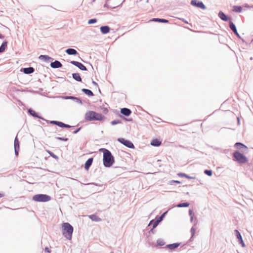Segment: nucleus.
I'll use <instances>...</instances> for the list:
<instances>
[{
  "label": "nucleus",
  "instance_id": "f257e3e1",
  "mask_svg": "<svg viewBox=\"0 0 253 253\" xmlns=\"http://www.w3.org/2000/svg\"><path fill=\"white\" fill-rule=\"evenodd\" d=\"M99 151L103 153V163L104 167H111L115 163V159L111 152L106 148H101Z\"/></svg>",
  "mask_w": 253,
  "mask_h": 253
},
{
  "label": "nucleus",
  "instance_id": "f03ea898",
  "mask_svg": "<svg viewBox=\"0 0 253 253\" xmlns=\"http://www.w3.org/2000/svg\"><path fill=\"white\" fill-rule=\"evenodd\" d=\"M105 118V116L102 114L93 111H89L84 115L85 120L89 121H102Z\"/></svg>",
  "mask_w": 253,
  "mask_h": 253
},
{
  "label": "nucleus",
  "instance_id": "7ed1b4c3",
  "mask_svg": "<svg viewBox=\"0 0 253 253\" xmlns=\"http://www.w3.org/2000/svg\"><path fill=\"white\" fill-rule=\"evenodd\" d=\"M62 234L65 238L71 240L72 238V234L74 230L73 227L68 222L62 223Z\"/></svg>",
  "mask_w": 253,
  "mask_h": 253
},
{
  "label": "nucleus",
  "instance_id": "20e7f679",
  "mask_svg": "<svg viewBox=\"0 0 253 253\" xmlns=\"http://www.w3.org/2000/svg\"><path fill=\"white\" fill-rule=\"evenodd\" d=\"M233 157L234 160L240 164H245L248 161L247 157L238 150L233 152Z\"/></svg>",
  "mask_w": 253,
  "mask_h": 253
},
{
  "label": "nucleus",
  "instance_id": "39448f33",
  "mask_svg": "<svg viewBox=\"0 0 253 253\" xmlns=\"http://www.w3.org/2000/svg\"><path fill=\"white\" fill-rule=\"evenodd\" d=\"M50 196L46 194H39L33 197V200L38 202H46L51 200Z\"/></svg>",
  "mask_w": 253,
  "mask_h": 253
},
{
  "label": "nucleus",
  "instance_id": "423d86ee",
  "mask_svg": "<svg viewBox=\"0 0 253 253\" xmlns=\"http://www.w3.org/2000/svg\"><path fill=\"white\" fill-rule=\"evenodd\" d=\"M118 141L127 148L134 149L135 148L133 143L129 140L126 139L124 138H119Z\"/></svg>",
  "mask_w": 253,
  "mask_h": 253
},
{
  "label": "nucleus",
  "instance_id": "0eeeda50",
  "mask_svg": "<svg viewBox=\"0 0 253 253\" xmlns=\"http://www.w3.org/2000/svg\"><path fill=\"white\" fill-rule=\"evenodd\" d=\"M192 6L200 8L202 9H206V6L202 1L198 0H192L190 2Z\"/></svg>",
  "mask_w": 253,
  "mask_h": 253
},
{
  "label": "nucleus",
  "instance_id": "6e6552de",
  "mask_svg": "<svg viewBox=\"0 0 253 253\" xmlns=\"http://www.w3.org/2000/svg\"><path fill=\"white\" fill-rule=\"evenodd\" d=\"M70 63L78 67L81 70L86 71L87 70L86 67L82 63L76 61H71Z\"/></svg>",
  "mask_w": 253,
  "mask_h": 253
},
{
  "label": "nucleus",
  "instance_id": "1a4fd4ad",
  "mask_svg": "<svg viewBox=\"0 0 253 253\" xmlns=\"http://www.w3.org/2000/svg\"><path fill=\"white\" fill-rule=\"evenodd\" d=\"M28 113L30 116H32V117L38 118L41 120H42L43 121H45V119H44L43 117H42L41 116H40L38 113L36 112L32 108H30L28 110Z\"/></svg>",
  "mask_w": 253,
  "mask_h": 253
},
{
  "label": "nucleus",
  "instance_id": "9d476101",
  "mask_svg": "<svg viewBox=\"0 0 253 253\" xmlns=\"http://www.w3.org/2000/svg\"><path fill=\"white\" fill-rule=\"evenodd\" d=\"M14 152L16 156H17L19 154V147H20V143L17 138V136H16L14 139Z\"/></svg>",
  "mask_w": 253,
  "mask_h": 253
},
{
  "label": "nucleus",
  "instance_id": "9b49d317",
  "mask_svg": "<svg viewBox=\"0 0 253 253\" xmlns=\"http://www.w3.org/2000/svg\"><path fill=\"white\" fill-rule=\"evenodd\" d=\"M234 232L237 237V239L238 240L239 243L241 245L242 247H245V244L244 242L241 234H240L239 231L238 230H235Z\"/></svg>",
  "mask_w": 253,
  "mask_h": 253
},
{
  "label": "nucleus",
  "instance_id": "f8f14e48",
  "mask_svg": "<svg viewBox=\"0 0 253 253\" xmlns=\"http://www.w3.org/2000/svg\"><path fill=\"white\" fill-rule=\"evenodd\" d=\"M21 71L25 74H31L35 72V69L32 67L21 68Z\"/></svg>",
  "mask_w": 253,
  "mask_h": 253
},
{
  "label": "nucleus",
  "instance_id": "ddd939ff",
  "mask_svg": "<svg viewBox=\"0 0 253 253\" xmlns=\"http://www.w3.org/2000/svg\"><path fill=\"white\" fill-rule=\"evenodd\" d=\"M50 67L53 69H57L61 68L62 64L58 60H55L54 62H51L50 63Z\"/></svg>",
  "mask_w": 253,
  "mask_h": 253
},
{
  "label": "nucleus",
  "instance_id": "4468645a",
  "mask_svg": "<svg viewBox=\"0 0 253 253\" xmlns=\"http://www.w3.org/2000/svg\"><path fill=\"white\" fill-rule=\"evenodd\" d=\"M93 161V158L91 157L89 158L87 160V161L85 162L84 166V168L85 170H88L90 167V166L92 165V163Z\"/></svg>",
  "mask_w": 253,
  "mask_h": 253
},
{
  "label": "nucleus",
  "instance_id": "2eb2a0df",
  "mask_svg": "<svg viewBox=\"0 0 253 253\" xmlns=\"http://www.w3.org/2000/svg\"><path fill=\"white\" fill-rule=\"evenodd\" d=\"M130 109L127 108H123L121 109V113L124 116L128 117L131 114Z\"/></svg>",
  "mask_w": 253,
  "mask_h": 253
},
{
  "label": "nucleus",
  "instance_id": "dca6fc26",
  "mask_svg": "<svg viewBox=\"0 0 253 253\" xmlns=\"http://www.w3.org/2000/svg\"><path fill=\"white\" fill-rule=\"evenodd\" d=\"M110 0H106L105 3L104 4V7H106V8H107L108 9H114V8L117 7L118 6H120V5H121L122 4V3L125 1V0H123V1L121 3H120L119 4L116 5H110L108 4L109 1Z\"/></svg>",
  "mask_w": 253,
  "mask_h": 253
},
{
  "label": "nucleus",
  "instance_id": "f3484780",
  "mask_svg": "<svg viewBox=\"0 0 253 253\" xmlns=\"http://www.w3.org/2000/svg\"><path fill=\"white\" fill-rule=\"evenodd\" d=\"M181 245V243H175L166 245V248L170 250H173L178 248Z\"/></svg>",
  "mask_w": 253,
  "mask_h": 253
},
{
  "label": "nucleus",
  "instance_id": "a211bd4d",
  "mask_svg": "<svg viewBox=\"0 0 253 253\" xmlns=\"http://www.w3.org/2000/svg\"><path fill=\"white\" fill-rule=\"evenodd\" d=\"M39 59L40 60H42L46 62H49L50 61L53 60V59L52 57H51L47 55H41L39 57Z\"/></svg>",
  "mask_w": 253,
  "mask_h": 253
},
{
  "label": "nucleus",
  "instance_id": "6ab92c4d",
  "mask_svg": "<svg viewBox=\"0 0 253 253\" xmlns=\"http://www.w3.org/2000/svg\"><path fill=\"white\" fill-rule=\"evenodd\" d=\"M65 52L69 55H76L79 54L78 51L76 49L72 48H67L65 50Z\"/></svg>",
  "mask_w": 253,
  "mask_h": 253
},
{
  "label": "nucleus",
  "instance_id": "aec40b11",
  "mask_svg": "<svg viewBox=\"0 0 253 253\" xmlns=\"http://www.w3.org/2000/svg\"><path fill=\"white\" fill-rule=\"evenodd\" d=\"M160 223V221L156 218L154 219H152L149 222L147 227H149L151 225H152V227H153V228H155Z\"/></svg>",
  "mask_w": 253,
  "mask_h": 253
},
{
  "label": "nucleus",
  "instance_id": "412c9836",
  "mask_svg": "<svg viewBox=\"0 0 253 253\" xmlns=\"http://www.w3.org/2000/svg\"><path fill=\"white\" fill-rule=\"evenodd\" d=\"M100 31L103 34H107L110 32V28L108 26H102L100 28Z\"/></svg>",
  "mask_w": 253,
  "mask_h": 253
},
{
  "label": "nucleus",
  "instance_id": "4be33fe9",
  "mask_svg": "<svg viewBox=\"0 0 253 253\" xmlns=\"http://www.w3.org/2000/svg\"><path fill=\"white\" fill-rule=\"evenodd\" d=\"M88 217L91 220L93 221L99 222L101 221V219L95 214L89 215Z\"/></svg>",
  "mask_w": 253,
  "mask_h": 253
},
{
  "label": "nucleus",
  "instance_id": "5701e85b",
  "mask_svg": "<svg viewBox=\"0 0 253 253\" xmlns=\"http://www.w3.org/2000/svg\"><path fill=\"white\" fill-rule=\"evenodd\" d=\"M73 78L76 81L81 82L82 81L80 75L78 73H74L72 74Z\"/></svg>",
  "mask_w": 253,
  "mask_h": 253
},
{
  "label": "nucleus",
  "instance_id": "b1692460",
  "mask_svg": "<svg viewBox=\"0 0 253 253\" xmlns=\"http://www.w3.org/2000/svg\"><path fill=\"white\" fill-rule=\"evenodd\" d=\"M161 141L158 139H154L151 142V145L155 147H159L161 145Z\"/></svg>",
  "mask_w": 253,
  "mask_h": 253
},
{
  "label": "nucleus",
  "instance_id": "393cba45",
  "mask_svg": "<svg viewBox=\"0 0 253 253\" xmlns=\"http://www.w3.org/2000/svg\"><path fill=\"white\" fill-rule=\"evenodd\" d=\"M235 147L238 149H245L247 150L248 149V147L243 143L241 142H236L235 144Z\"/></svg>",
  "mask_w": 253,
  "mask_h": 253
},
{
  "label": "nucleus",
  "instance_id": "a878e982",
  "mask_svg": "<svg viewBox=\"0 0 253 253\" xmlns=\"http://www.w3.org/2000/svg\"><path fill=\"white\" fill-rule=\"evenodd\" d=\"M7 43L8 42L6 41L3 42L0 46V53L3 52L5 50L7 46Z\"/></svg>",
  "mask_w": 253,
  "mask_h": 253
},
{
  "label": "nucleus",
  "instance_id": "bb28decb",
  "mask_svg": "<svg viewBox=\"0 0 253 253\" xmlns=\"http://www.w3.org/2000/svg\"><path fill=\"white\" fill-rule=\"evenodd\" d=\"M82 91L88 96H94V94H93V92L89 89L83 88V89H82Z\"/></svg>",
  "mask_w": 253,
  "mask_h": 253
},
{
  "label": "nucleus",
  "instance_id": "cd10ccee",
  "mask_svg": "<svg viewBox=\"0 0 253 253\" xmlns=\"http://www.w3.org/2000/svg\"><path fill=\"white\" fill-rule=\"evenodd\" d=\"M152 21L154 22H159L161 23H168L169 22V21L166 19L163 18H154L151 20Z\"/></svg>",
  "mask_w": 253,
  "mask_h": 253
},
{
  "label": "nucleus",
  "instance_id": "c85d7f7f",
  "mask_svg": "<svg viewBox=\"0 0 253 253\" xmlns=\"http://www.w3.org/2000/svg\"><path fill=\"white\" fill-rule=\"evenodd\" d=\"M177 175L179 176L184 177H185V178H186L187 179H193L195 178V177L189 176V175H188L185 173H182V172H179L177 174Z\"/></svg>",
  "mask_w": 253,
  "mask_h": 253
},
{
  "label": "nucleus",
  "instance_id": "c756f323",
  "mask_svg": "<svg viewBox=\"0 0 253 253\" xmlns=\"http://www.w3.org/2000/svg\"><path fill=\"white\" fill-rule=\"evenodd\" d=\"M71 99L74 100L75 102L78 104H79L80 105H82L83 104L82 100L79 97L72 96Z\"/></svg>",
  "mask_w": 253,
  "mask_h": 253
},
{
  "label": "nucleus",
  "instance_id": "7c9ffc66",
  "mask_svg": "<svg viewBox=\"0 0 253 253\" xmlns=\"http://www.w3.org/2000/svg\"><path fill=\"white\" fill-rule=\"evenodd\" d=\"M243 10V8L240 5H235L233 6V11L236 12H241Z\"/></svg>",
  "mask_w": 253,
  "mask_h": 253
},
{
  "label": "nucleus",
  "instance_id": "2f4dec72",
  "mask_svg": "<svg viewBox=\"0 0 253 253\" xmlns=\"http://www.w3.org/2000/svg\"><path fill=\"white\" fill-rule=\"evenodd\" d=\"M229 26L231 29V30L233 32H234L235 31H236L237 30V28H236V25H235V24L231 21H229Z\"/></svg>",
  "mask_w": 253,
  "mask_h": 253
},
{
  "label": "nucleus",
  "instance_id": "473e14b6",
  "mask_svg": "<svg viewBox=\"0 0 253 253\" xmlns=\"http://www.w3.org/2000/svg\"><path fill=\"white\" fill-rule=\"evenodd\" d=\"M190 204L188 202L181 203L176 205L178 208H186L189 206Z\"/></svg>",
  "mask_w": 253,
  "mask_h": 253
},
{
  "label": "nucleus",
  "instance_id": "72a5a7b5",
  "mask_svg": "<svg viewBox=\"0 0 253 253\" xmlns=\"http://www.w3.org/2000/svg\"><path fill=\"white\" fill-rule=\"evenodd\" d=\"M168 212V211L164 212L160 216H159L158 217H157L156 219H158L160 221V222H161L163 220L164 218L165 217Z\"/></svg>",
  "mask_w": 253,
  "mask_h": 253
},
{
  "label": "nucleus",
  "instance_id": "f704fd0d",
  "mask_svg": "<svg viewBox=\"0 0 253 253\" xmlns=\"http://www.w3.org/2000/svg\"><path fill=\"white\" fill-rule=\"evenodd\" d=\"M165 244V242L162 239H159L157 241V246H162Z\"/></svg>",
  "mask_w": 253,
  "mask_h": 253
},
{
  "label": "nucleus",
  "instance_id": "c9c22d12",
  "mask_svg": "<svg viewBox=\"0 0 253 253\" xmlns=\"http://www.w3.org/2000/svg\"><path fill=\"white\" fill-rule=\"evenodd\" d=\"M231 19V18L230 17H228L223 12H222V21H228L229 20H230Z\"/></svg>",
  "mask_w": 253,
  "mask_h": 253
},
{
  "label": "nucleus",
  "instance_id": "e433bc0d",
  "mask_svg": "<svg viewBox=\"0 0 253 253\" xmlns=\"http://www.w3.org/2000/svg\"><path fill=\"white\" fill-rule=\"evenodd\" d=\"M47 152L49 154V155L50 156H51L52 158H53L54 159H55L57 160H58L59 159V157L57 155L54 154L52 152H51L49 150H48Z\"/></svg>",
  "mask_w": 253,
  "mask_h": 253
},
{
  "label": "nucleus",
  "instance_id": "4c0bfd02",
  "mask_svg": "<svg viewBox=\"0 0 253 253\" xmlns=\"http://www.w3.org/2000/svg\"><path fill=\"white\" fill-rule=\"evenodd\" d=\"M204 173L209 176H211L212 174V171L211 169H205Z\"/></svg>",
  "mask_w": 253,
  "mask_h": 253
},
{
  "label": "nucleus",
  "instance_id": "58836bf2",
  "mask_svg": "<svg viewBox=\"0 0 253 253\" xmlns=\"http://www.w3.org/2000/svg\"><path fill=\"white\" fill-rule=\"evenodd\" d=\"M121 123L122 122L120 120H115L111 122V124L113 126H114L117 124H121Z\"/></svg>",
  "mask_w": 253,
  "mask_h": 253
},
{
  "label": "nucleus",
  "instance_id": "ea45409f",
  "mask_svg": "<svg viewBox=\"0 0 253 253\" xmlns=\"http://www.w3.org/2000/svg\"><path fill=\"white\" fill-rule=\"evenodd\" d=\"M97 21V19L92 18V19H89L87 23L88 24H94V23H96Z\"/></svg>",
  "mask_w": 253,
  "mask_h": 253
},
{
  "label": "nucleus",
  "instance_id": "a19ab883",
  "mask_svg": "<svg viewBox=\"0 0 253 253\" xmlns=\"http://www.w3.org/2000/svg\"><path fill=\"white\" fill-rule=\"evenodd\" d=\"M180 183L181 182L178 180H172L169 181V184L171 185H174L175 183L180 184Z\"/></svg>",
  "mask_w": 253,
  "mask_h": 253
},
{
  "label": "nucleus",
  "instance_id": "79ce46f5",
  "mask_svg": "<svg viewBox=\"0 0 253 253\" xmlns=\"http://www.w3.org/2000/svg\"><path fill=\"white\" fill-rule=\"evenodd\" d=\"M55 138L57 140L63 141H67L68 140V138L61 137H56Z\"/></svg>",
  "mask_w": 253,
  "mask_h": 253
},
{
  "label": "nucleus",
  "instance_id": "37998d69",
  "mask_svg": "<svg viewBox=\"0 0 253 253\" xmlns=\"http://www.w3.org/2000/svg\"><path fill=\"white\" fill-rule=\"evenodd\" d=\"M45 121H46L47 123H50V124L55 125L57 126L58 122L57 121H46L45 120Z\"/></svg>",
  "mask_w": 253,
  "mask_h": 253
},
{
  "label": "nucleus",
  "instance_id": "c03bdc74",
  "mask_svg": "<svg viewBox=\"0 0 253 253\" xmlns=\"http://www.w3.org/2000/svg\"><path fill=\"white\" fill-rule=\"evenodd\" d=\"M65 124V123H64L62 122L58 121V124H57V126H58L60 127H62V128H64Z\"/></svg>",
  "mask_w": 253,
  "mask_h": 253
},
{
  "label": "nucleus",
  "instance_id": "a18cd8bd",
  "mask_svg": "<svg viewBox=\"0 0 253 253\" xmlns=\"http://www.w3.org/2000/svg\"><path fill=\"white\" fill-rule=\"evenodd\" d=\"M195 231H196V230L194 227H192L191 228L190 232L191 233L192 236L191 237L190 240L193 238V236L194 235Z\"/></svg>",
  "mask_w": 253,
  "mask_h": 253
},
{
  "label": "nucleus",
  "instance_id": "49530a36",
  "mask_svg": "<svg viewBox=\"0 0 253 253\" xmlns=\"http://www.w3.org/2000/svg\"><path fill=\"white\" fill-rule=\"evenodd\" d=\"M72 96H59V98H61L63 99H71V97Z\"/></svg>",
  "mask_w": 253,
  "mask_h": 253
},
{
  "label": "nucleus",
  "instance_id": "de8ad7c7",
  "mask_svg": "<svg viewBox=\"0 0 253 253\" xmlns=\"http://www.w3.org/2000/svg\"><path fill=\"white\" fill-rule=\"evenodd\" d=\"M120 117H121L122 118H123L124 120H125L126 121L131 122L132 121V119H131V118L127 119V118H126L124 116H123L122 115H120Z\"/></svg>",
  "mask_w": 253,
  "mask_h": 253
},
{
  "label": "nucleus",
  "instance_id": "09e8293b",
  "mask_svg": "<svg viewBox=\"0 0 253 253\" xmlns=\"http://www.w3.org/2000/svg\"><path fill=\"white\" fill-rule=\"evenodd\" d=\"M149 232V233H152V234H154L156 233V230H155V228H153V227H152L151 229H150Z\"/></svg>",
  "mask_w": 253,
  "mask_h": 253
},
{
  "label": "nucleus",
  "instance_id": "8fccbe9b",
  "mask_svg": "<svg viewBox=\"0 0 253 253\" xmlns=\"http://www.w3.org/2000/svg\"><path fill=\"white\" fill-rule=\"evenodd\" d=\"M82 128V127H80L79 128H78L77 129H76V130H75L73 132V134H76L78 132H79L80 130Z\"/></svg>",
  "mask_w": 253,
  "mask_h": 253
},
{
  "label": "nucleus",
  "instance_id": "3c124183",
  "mask_svg": "<svg viewBox=\"0 0 253 253\" xmlns=\"http://www.w3.org/2000/svg\"><path fill=\"white\" fill-rule=\"evenodd\" d=\"M233 33L239 39H241L240 35L239 34V33H238V31H237V30H236V31H235L234 32H233Z\"/></svg>",
  "mask_w": 253,
  "mask_h": 253
},
{
  "label": "nucleus",
  "instance_id": "603ef678",
  "mask_svg": "<svg viewBox=\"0 0 253 253\" xmlns=\"http://www.w3.org/2000/svg\"><path fill=\"white\" fill-rule=\"evenodd\" d=\"M74 127V126H70L69 125L65 124L64 128H71V127Z\"/></svg>",
  "mask_w": 253,
  "mask_h": 253
},
{
  "label": "nucleus",
  "instance_id": "864d4df0",
  "mask_svg": "<svg viewBox=\"0 0 253 253\" xmlns=\"http://www.w3.org/2000/svg\"><path fill=\"white\" fill-rule=\"evenodd\" d=\"M44 251H45V252L47 253H50V252H51V251L49 249V248L48 247L45 248Z\"/></svg>",
  "mask_w": 253,
  "mask_h": 253
},
{
  "label": "nucleus",
  "instance_id": "5fc2aeb1",
  "mask_svg": "<svg viewBox=\"0 0 253 253\" xmlns=\"http://www.w3.org/2000/svg\"><path fill=\"white\" fill-rule=\"evenodd\" d=\"M87 185H89V184H93V185H95L96 186H101V185H100L99 184H97V183H94V182H92V183H88L87 184Z\"/></svg>",
  "mask_w": 253,
  "mask_h": 253
},
{
  "label": "nucleus",
  "instance_id": "6e6d98bb",
  "mask_svg": "<svg viewBox=\"0 0 253 253\" xmlns=\"http://www.w3.org/2000/svg\"><path fill=\"white\" fill-rule=\"evenodd\" d=\"M189 214L190 216H193V211L191 209L189 210Z\"/></svg>",
  "mask_w": 253,
  "mask_h": 253
},
{
  "label": "nucleus",
  "instance_id": "4d7b16f0",
  "mask_svg": "<svg viewBox=\"0 0 253 253\" xmlns=\"http://www.w3.org/2000/svg\"><path fill=\"white\" fill-rule=\"evenodd\" d=\"M92 83L93 84H94V85H95L98 87V85L97 83H96L95 81H92Z\"/></svg>",
  "mask_w": 253,
  "mask_h": 253
},
{
  "label": "nucleus",
  "instance_id": "13d9d810",
  "mask_svg": "<svg viewBox=\"0 0 253 253\" xmlns=\"http://www.w3.org/2000/svg\"><path fill=\"white\" fill-rule=\"evenodd\" d=\"M218 17L221 19V10H220L218 14Z\"/></svg>",
  "mask_w": 253,
  "mask_h": 253
},
{
  "label": "nucleus",
  "instance_id": "bf43d9fd",
  "mask_svg": "<svg viewBox=\"0 0 253 253\" xmlns=\"http://www.w3.org/2000/svg\"><path fill=\"white\" fill-rule=\"evenodd\" d=\"M4 36L3 35H2L1 34H0V39H4Z\"/></svg>",
  "mask_w": 253,
  "mask_h": 253
},
{
  "label": "nucleus",
  "instance_id": "052dcab7",
  "mask_svg": "<svg viewBox=\"0 0 253 253\" xmlns=\"http://www.w3.org/2000/svg\"><path fill=\"white\" fill-rule=\"evenodd\" d=\"M180 20H182L183 22H185V23H188V22L184 19H180Z\"/></svg>",
  "mask_w": 253,
  "mask_h": 253
},
{
  "label": "nucleus",
  "instance_id": "680f3d73",
  "mask_svg": "<svg viewBox=\"0 0 253 253\" xmlns=\"http://www.w3.org/2000/svg\"><path fill=\"white\" fill-rule=\"evenodd\" d=\"M4 196L3 193H0V198L3 197Z\"/></svg>",
  "mask_w": 253,
  "mask_h": 253
},
{
  "label": "nucleus",
  "instance_id": "e2e57ef3",
  "mask_svg": "<svg viewBox=\"0 0 253 253\" xmlns=\"http://www.w3.org/2000/svg\"><path fill=\"white\" fill-rule=\"evenodd\" d=\"M193 220V216H190V221H191V222H192Z\"/></svg>",
  "mask_w": 253,
  "mask_h": 253
},
{
  "label": "nucleus",
  "instance_id": "0e129e2a",
  "mask_svg": "<svg viewBox=\"0 0 253 253\" xmlns=\"http://www.w3.org/2000/svg\"><path fill=\"white\" fill-rule=\"evenodd\" d=\"M237 121H238V124H240V119L238 117H237Z\"/></svg>",
  "mask_w": 253,
  "mask_h": 253
},
{
  "label": "nucleus",
  "instance_id": "69168bd1",
  "mask_svg": "<svg viewBox=\"0 0 253 253\" xmlns=\"http://www.w3.org/2000/svg\"><path fill=\"white\" fill-rule=\"evenodd\" d=\"M104 111V112H108V109L107 108H105Z\"/></svg>",
  "mask_w": 253,
  "mask_h": 253
},
{
  "label": "nucleus",
  "instance_id": "338daca9",
  "mask_svg": "<svg viewBox=\"0 0 253 253\" xmlns=\"http://www.w3.org/2000/svg\"><path fill=\"white\" fill-rule=\"evenodd\" d=\"M185 245H186V244H184V245H183V246H181V247H180V248H183V247H184V246H185Z\"/></svg>",
  "mask_w": 253,
  "mask_h": 253
},
{
  "label": "nucleus",
  "instance_id": "774afa93",
  "mask_svg": "<svg viewBox=\"0 0 253 253\" xmlns=\"http://www.w3.org/2000/svg\"><path fill=\"white\" fill-rule=\"evenodd\" d=\"M93 2L95 1V0H92Z\"/></svg>",
  "mask_w": 253,
  "mask_h": 253
}]
</instances>
